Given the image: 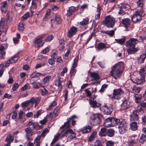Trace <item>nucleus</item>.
I'll use <instances>...</instances> for the list:
<instances>
[{"label":"nucleus","instance_id":"1","mask_svg":"<svg viewBox=\"0 0 146 146\" xmlns=\"http://www.w3.org/2000/svg\"><path fill=\"white\" fill-rule=\"evenodd\" d=\"M124 67L123 63L122 62H119L115 64L110 72L111 75L115 79H116V76L119 77L121 74Z\"/></svg>","mask_w":146,"mask_h":146},{"label":"nucleus","instance_id":"2","mask_svg":"<svg viewBox=\"0 0 146 146\" xmlns=\"http://www.w3.org/2000/svg\"><path fill=\"white\" fill-rule=\"evenodd\" d=\"M115 19L111 15L106 17L102 21L103 24L108 27L113 28L115 25Z\"/></svg>","mask_w":146,"mask_h":146},{"label":"nucleus","instance_id":"3","mask_svg":"<svg viewBox=\"0 0 146 146\" xmlns=\"http://www.w3.org/2000/svg\"><path fill=\"white\" fill-rule=\"evenodd\" d=\"M100 115L99 114H94L90 117V123L92 125H99L100 122Z\"/></svg>","mask_w":146,"mask_h":146},{"label":"nucleus","instance_id":"4","mask_svg":"<svg viewBox=\"0 0 146 146\" xmlns=\"http://www.w3.org/2000/svg\"><path fill=\"white\" fill-rule=\"evenodd\" d=\"M123 93V92L121 88L115 89L113 90V96L111 98L112 99H116L119 100L121 98Z\"/></svg>","mask_w":146,"mask_h":146},{"label":"nucleus","instance_id":"5","mask_svg":"<svg viewBox=\"0 0 146 146\" xmlns=\"http://www.w3.org/2000/svg\"><path fill=\"white\" fill-rule=\"evenodd\" d=\"M143 11H137L135 12V14L132 17V21L134 23L139 21L141 19V15H142Z\"/></svg>","mask_w":146,"mask_h":146},{"label":"nucleus","instance_id":"6","mask_svg":"<svg viewBox=\"0 0 146 146\" xmlns=\"http://www.w3.org/2000/svg\"><path fill=\"white\" fill-rule=\"evenodd\" d=\"M141 111L139 110H134L130 115V120L131 121H137L139 119V115Z\"/></svg>","mask_w":146,"mask_h":146},{"label":"nucleus","instance_id":"7","mask_svg":"<svg viewBox=\"0 0 146 146\" xmlns=\"http://www.w3.org/2000/svg\"><path fill=\"white\" fill-rule=\"evenodd\" d=\"M119 131L121 134H123L126 131L127 129V124L125 122H121L118 126Z\"/></svg>","mask_w":146,"mask_h":146},{"label":"nucleus","instance_id":"8","mask_svg":"<svg viewBox=\"0 0 146 146\" xmlns=\"http://www.w3.org/2000/svg\"><path fill=\"white\" fill-rule=\"evenodd\" d=\"M72 118H77V116L75 115H74L71 116L69 118L67 119V121L65 122L64 124L61 127V129H63L64 128H70V119H72Z\"/></svg>","mask_w":146,"mask_h":146},{"label":"nucleus","instance_id":"9","mask_svg":"<svg viewBox=\"0 0 146 146\" xmlns=\"http://www.w3.org/2000/svg\"><path fill=\"white\" fill-rule=\"evenodd\" d=\"M42 38V36H40L35 38V40L34 42L35 44L36 45L37 47H41L44 44V42H42V40H40Z\"/></svg>","mask_w":146,"mask_h":146},{"label":"nucleus","instance_id":"10","mask_svg":"<svg viewBox=\"0 0 146 146\" xmlns=\"http://www.w3.org/2000/svg\"><path fill=\"white\" fill-rule=\"evenodd\" d=\"M103 108V111L106 114H110L113 111V109L111 107L106 105H104Z\"/></svg>","mask_w":146,"mask_h":146},{"label":"nucleus","instance_id":"11","mask_svg":"<svg viewBox=\"0 0 146 146\" xmlns=\"http://www.w3.org/2000/svg\"><path fill=\"white\" fill-rule=\"evenodd\" d=\"M77 32V28L74 26H72L68 32V36L70 38L72 37L73 35L76 34Z\"/></svg>","mask_w":146,"mask_h":146},{"label":"nucleus","instance_id":"12","mask_svg":"<svg viewBox=\"0 0 146 146\" xmlns=\"http://www.w3.org/2000/svg\"><path fill=\"white\" fill-rule=\"evenodd\" d=\"M138 40L137 39L134 38H131L127 42L126 46H127L135 47V44L137 43Z\"/></svg>","mask_w":146,"mask_h":146},{"label":"nucleus","instance_id":"13","mask_svg":"<svg viewBox=\"0 0 146 146\" xmlns=\"http://www.w3.org/2000/svg\"><path fill=\"white\" fill-rule=\"evenodd\" d=\"M130 102L128 100H124L122 104L121 109L122 110H126L129 108L131 106Z\"/></svg>","mask_w":146,"mask_h":146},{"label":"nucleus","instance_id":"14","mask_svg":"<svg viewBox=\"0 0 146 146\" xmlns=\"http://www.w3.org/2000/svg\"><path fill=\"white\" fill-rule=\"evenodd\" d=\"M6 54L5 48V46L3 45L0 46V58L4 59Z\"/></svg>","mask_w":146,"mask_h":146},{"label":"nucleus","instance_id":"15","mask_svg":"<svg viewBox=\"0 0 146 146\" xmlns=\"http://www.w3.org/2000/svg\"><path fill=\"white\" fill-rule=\"evenodd\" d=\"M41 98L40 97H36L34 98L33 97L30 99V102L31 103L32 105H33L35 103V107H36L38 105V104L40 102Z\"/></svg>","mask_w":146,"mask_h":146},{"label":"nucleus","instance_id":"16","mask_svg":"<svg viewBox=\"0 0 146 146\" xmlns=\"http://www.w3.org/2000/svg\"><path fill=\"white\" fill-rule=\"evenodd\" d=\"M94 98H91L89 101V104L90 106L93 108H96L100 106V104L99 103H98L96 101L94 100Z\"/></svg>","mask_w":146,"mask_h":146},{"label":"nucleus","instance_id":"17","mask_svg":"<svg viewBox=\"0 0 146 146\" xmlns=\"http://www.w3.org/2000/svg\"><path fill=\"white\" fill-rule=\"evenodd\" d=\"M92 127L90 126H86L80 130V132L82 133H86L90 132L91 130Z\"/></svg>","mask_w":146,"mask_h":146},{"label":"nucleus","instance_id":"18","mask_svg":"<svg viewBox=\"0 0 146 146\" xmlns=\"http://www.w3.org/2000/svg\"><path fill=\"white\" fill-rule=\"evenodd\" d=\"M76 8L74 6H71L69 8L66 15L67 17H70L75 11Z\"/></svg>","mask_w":146,"mask_h":146},{"label":"nucleus","instance_id":"19","mask_svg":"<svg viewBox=\"0 0 146 146\" xmlns=\"http://www.w3.org/2000/svg\"><path fill=\"white\" fill-rule=\"evenodd\" d=\"M103 125L106 127H112L111 118L109 117L106 119L104 122Z\"/></svg>","mask_w":146,"mask_h":146},{"label":"nucleus","instance_id":"20","mask_svg":"<svg viewBox=\"0 0 146 146\" xmlns=\"http://www.w3.org/2000/svg\"><path fill=\"white\" fill-rule=\"evenodd\" d=\"M129 48L127 50V52L129 54H132L135 53L139 50V48H135V47L128 46Z\"/></svg>","mask_w":146,"mask_h":146},{"label":"nucleus","instance_id":"21","mask_svg":"<svg viewBox=\"0 0 146 146\" xmlns=\"http://www.w3.org/2000/svg\"><path fill=\"white\" fill-rule=\"evenodd\" d=\"M130 20L128 18L123 19L122 21V23L125 26L126 28L130 27Z\"/></svg>","mask_w":146,"mask_h":146},{"label":"nucleus","instance_id":"22","mask_svg":"<svg viewBox=\"0 0 146 146\" xmlns=\"http://www.w3.org/2000/svg\"><path fill=\"white\" fill-rule=\"evenodd\" d=\"M90 77L91 78L92 80L96 81L100 78L99 74L94 72L90 73Z\"/></svg>","mask_w":146,"mask_h":146},{"label":"nucleus","instance_id":"23","mask_svg":"<svg viewBox=\"0 0 146 146\" xmlns=\"http://www.w3.org/2000/svg\"><path fill=\"white\" fill-rule=\"evenodd\" d=\"M115 29L111 30L110 31H104L102 30L101 31V33H105L106 34L111 37H112L115 34Z\"/></svg>","mask_w":146,"mask_h":146},{"label":"nucleus","instance_id":"24","mask_svg":"<svg viewBox=\"0 0 146 146\" xmlns=\"http://www.w3.org/2000/svg\"><path fill=\"white\" fill-rule=\"evenodd\" d=\"M70 128H65L60 133L61 136L62 137L68 136Z\"/></svg>","mask_w":146,"mask_h":146},{"label":"nucleus","instance_id":"25","mask_svg":"<svg viewBox=\"0 0 146 146\" xmlns=\"http://www.w3.org/2000/svg\"><path fill=\"white\" fill-rule=\"evenodd\" d=\"M111 118L112 127L117 125L120 122V120L119 119L112 117Z\"/></svg>","mask_w":146,"mask_h":146},{"label":"nucleus","instance_id":"26","mask_svg":"<svg viewBox=\"0 0 146 146\" xmlns=\"http://www.w3.org/2000/svg\"><path fill=\"white\" fill-rule=\"evenodd\" d=\"M139 74L142 78H145L146 75V66L141 69L140 70Z\"/></svg>","mask_w":146,"mask_h":146},{"label":"nucleus","instance_id":"27","mask_svg":"<svg viewBox=\"0 0 146 146\" xmlns=\"http://www.w3.org/2000/svg\"><path fill=\"white\" fill-rule=\"evenodd\" d=\"M130 128L133 131H136L138 128L137 123L135 121L131 123L130 124Z\"/></svg>","mask_w":146,"mask_h":146},{"label":"nucleus","instance_id":"28","mask_svg":"<svg viewBox=\"0 0 146 146\" xmlns=\"http://www.w3.org/2000/svg\"><path fill=\"white\" fill-rule=\"evenodd\" d=\"M62 78L58 77V79L56 80L55 82V84L56 86H57L60 88H62V86L61 85V83L63 82L62 80H61Z\"/></svg>","mask_w":146,"mask_h":146},{"label":"nucleus","instance_id":"29","mask_svg":"<svg viewBox=\"0 0 146 146\" xmlns=\"http://www.w3.org/2000/svg\"><path fill=\"white\" fill-rule=\"evenodd\" d=\"M60 112V107L59 106H57L54 109L53 113L54 114L55 117L57 116Z\"/></svg>","mask_w":146,"mask_h":146},{"label":"nucleus","instance_id":"30","mask_svg":"<svg viewBox=\"0 0 146 146\" xmlns=\"http://www.w3.org/2000/svg\"><path fill=\"white\" fill-rule=\"evenodd\" d=\"M18 29L20 32L22 33L24 29V25L23 23H19L18 25Z\"/></svg>","mask_w":146,"mask_h":146},{"label":"nucleus","instance_id":"31","mask_svg":"<svg viewBox=\"0 0 146 146\" xmlns=\"http://www.w3.org/2000/svg\"><path fill=\"white\" fill-rule=\"evenodd\" d=\"M79 56L77 55L75 57L73 63L72 64V67L74 68H76L77 66L78 62V61Z\"/></svg>","mask_w":146,"mask_h":146},{"label":"nucleus","instance_id":"32","mask_svg":"<svg viewBox=\"0 0 146 146\" xmlns=\"http://www.w3.org/2000/svg\"><path fill=\"white\" fill-rule=\"evenodd\" d=\"M146 58V55L145 54H143L141 55L138 58V63L140 64L143 63Z\"/></svg>","mask_w":146,"mask_h":146},{"label":"nucleus","instance_id":"33","mask_svg":"<svg viewBox=\"0 0 146 146\" xmlns=\"http://www.w3.org/2000/svg\"><path fill=\"white\" fill-rule=\"evenodd\" d=\"M89 19L88 17L84 19L83 21L80 22V24L82 26L86 25L88 24Z\"/></svg>","mask_w":146,"mask_h":146},{"label":"nucleus","instance_id":"34","mask_svg":"<svg viewBox=\"0 0 146 146\" xmlns=\"http://www.w3.org/2000/svg\"><path fill=\"white\" fill-rule=\"evenodd\" d=\"M14 139V136H12L11 135H7L5 139V141L12 143L13 142Z\"/></svg>","mask_w":146,"mask_h":146},{"label":"nucleus","instance_id":"35","mask_svg":"<svg viewBox=\"0 0 146 146\" xmlns=\"http://www.w3.org/2000/svg\"><path fill=\"white\" fill-rule=\"evenodd\" d=\"M19 56L18 54L15 55L11 58L9 60L11 64L14 63L18 60Z\"/></svg>","mask_w":146,"mask_h":146},{"label":"nucleus","instance_id":"36","mask_svg":"<svg viewBox=\"0 0 146 146\" xmlns=\"http://www.w3.org/2000/svg\"><path fill=\"white\" fill-rule=\"evenodd\" d=\"M57 104V103L56 102L54 101L51 102L48 108H46V110L47 111L50 110L52 109Z\"/></svg>","mask_w":146,"mask_h":146},{"label":"nucleus","instance_id":"37","mask_svg":"<svg viewBox=\"0 0 146 146\" xmlns=\"http://www.w3.org/2000/svg\"><path fill=\"white\" fill-rule=\"evenodd\" d=\"M76 70L75 69V68H71L70 71V78L71 79L74 78V76L75 75Z\"/></svg>","mask_w":146,"mask_h":146},{"label":"nucleus","instance_id":"38","mask_svg":"<svg viewBox=\"0 0 146 146\" xmlns=\"http://www.w3.org/2000/svg\"><path fill=\"white\" fill-rule=\"evenodd\" d=\"M68 137L71 139H74L76 137L75 133L71 129L70 130V132Z\"/></svg>","mask_w":146,"mask_h":146},{"label":"nucleus","instance_id":"39","mask_svg":"<svg viewBox=\"0 0 146 146\" xmlns=\"http://www.w3.org/2000/svg\"><path fill=\"white\" fill-rule=\"evenodd\" d=\"M134 97L135 98V102L137 103H139L140 102L141 96L137 94L135 95Z\"/></svg>","mask_w":146,"mask_h":146},{"label":"nucleus","instance_id":"40","mask_svg":"<svg viewBox=\"0 0 146 146\" xmlns=\"http://www.w3.org/2000/svg\"><path fill=\"white\" fill-rule=\"evenodd\" d=\"M146 140V135L144 134H143L140 137L139 142L140 143H143Z\"/></svg>","mask_w":146,"mask_h":146},{"label":"nucleus","instance_id":"41","mask_svg":"<svg viewBox=\"0 0 146 146\" xmlns=\"http://www.w3.org/2000/svg\"><path fill=\"white\" fill-rule=\"evenodd\" d=\"M108 133L107 135L109 137H113L114 134V131L112 129H110L107 130Z\"/></svg>","mask_w":146,"mask_h":146},{"label":"nucleus","instance_id":"42","mask_svg":"<svg viewBox=\"0 0 146 146\" xmlns=\"http://www.w3.org/2000/svg\"><path fill=\"white\" fill-rule=\"evenodd\" d=\"M125 40V37H123L122 39H115V40L117 43L122 45L124 43Z\"/></svg>","mask_w":146,"mask_h":146},{"label":"nucleus","instance_id":"43","mask_svg":"<svg viewBox=\"0 0 146 146\" xmlns=\"http://www.w3.org/2000/svg\"><path fill=\"white\" fill-rule=\"evenodd\" d=\"M107 133V130L105 128L101 129V136H106Z\"/></svg>","mask_w":146,"mask_h":146},{"label":"nucleus","instance_id":"44","mask_svg":"<svg viewBox=\"0 0 146 146\" xmlns=\"http://www.w3.org/2000/svg\"><path fill=\"white\" fill-rule=\"evenodd\" d=\"M17 38H13L14 42L15 44H17L18 42L19 41V39L21 37V35L19 33L17 34Z\"/></svg>","mask_w":146,"mask_h":146},{"label":"nucleus","instance_id":"45","mask_svg":"<svg viewBox=\"0 0 146 146\" xmlns=\"http://www.w3.org/2000/svg\"><path fill=\"white\" fill-rule=\"evenodd\" d=\"M99 5V4L98 5V8L97 9V11L98 12V13L95 16L96 20L99 19L100 18V8Z\"/></svg>","mask_w":146,"mask_h":146},{"label":"nucleus","instance_id":"46","mask_svg":"<svg viewBox=\"0 0 146 146\" xmlns=\"http://www.w3.org/2000/svg\"><path fill=\"white\" fill-rule=\"evenodd\" d=\"M30 100L26 101L25 102H23L21 104V106L23 108L26 107H27L30 103H31Z\"/></svg>","mask_w":146,"mask_h":146},{"label":"nucleus","instance_id":"47","mask_svg":"<svg viewBox=\"0 0 146 146\" xmlns=\"http://www.w3.org/2000/svg\"><path fill=\"white\" fill-rule=\"evenodd\" d=\"M132 90L133 92L138 93L140 92L141 90L140 88L134 86L132 88Z\"/></svg>","mask_w":146,"mask_h":146},{"label":"nucleus","instance_id":"48","mask_svg":"<svg viewBox=\"0 0 146 146\" xmlns=\"http://www.w3.org/2000/svg\"><path fill=\"white\" fill-rule=\"evenodd\" d=\"M96 132H93L89 138L88 141H91L93 140L94 138V137L96 135Z\"/></svg>","mask_w":146,"mask_h":146},{"label":"nucleus","instance_id":"49","mask_svg":"<svg viewBox=\"0 0 146 146\" xmlns=\"http://www.w3.org/2000/svg\"><path fill=\"white\" fill-rule=\"evenodd\" d=\"M55 19L56 21V24H59L62 23L61 19L60 16H56Z\"/></svg>","mask_w":146,"mask_h":146},{"label":"nucleus","instance_id":"50","mask_svg":"<svg viewBox=\"0 0 146 146\" xmlns=\"http://www.w3.org/2000/svg\"><path fill=\"white\" fill-rule=\"evenodd\" d=\"M144 3V0H139L137 2V5L139 7H142Z\"/></svg>","mask_w":146,"mask_h":146},{"label":"nucleus","instance_id":"51","mask_svg":"<svg viewBox=\"0 0 146 146\" xmlns=\"http://www.w3.org/2000/svg\"><path fill=\"white\" fill-rule=\"evenodd\" d=\"M36 1V0H33L32 1L31 7L33 9H35L37 7V5Z\"/></svg>","mask_w":146,"mask_h":146},{"label":"nucleus","instance_id":"52","mask_svg":"<svg viewBox=\"0 0 146 146\" xmlns=\"http://www.w3.org/2000/svg\"><path fill=\"white\" fill-rule=\"evenodd\" d=\"M94 34H95V32L94 31H93V32H92V33L91 34L89 37L87 41L84 44H85V45H86L88 44V43L92 39V37L94 35Z\"/></svg>","mask_w":146,"mask_h":146},{"label":"nucleus","instance_id":"53","mask_svg":"<svg viewBox=\"0 0 146 146\" xmlns=\"http://www.w3.org/2000/svg\"><path fill=\"white\" fill-rule=\"evenodd\" d=\"M145 78H143L140 79H137L136 80V84H141L145 82Z\"/></svg>","mask_w":146,"mask_h":146},{"label":"nucleus","instance_id":"54","mask_svg":"<svg viewBox=\"0 0 146 146\" xmlns=\"http://www.w3.org/2000/svg\"><path fill=\"white\" fill-rule=\"evenodd\" d=\"M51 78V76H48L44 77L43 79V81L44 83H47L50 80Z\"/></svg>","mask_w":146,"mask_h":146},{"label":"nucleus","instance_id":"55","mask_svg":"<svg viewBox=\"0 0 146 146\" xmlns=\"http://www.w3.org/2000/svg\"><path fill=\"white\" fill-rule=\"evenodd\" d=\"M59 136L55 135V136L54 139H53L52 141L51 142L50 144L51 145H53L58 140Z\"/></svg>","mask_w":146,"mask_h":146},{"label":"nucleus","instance_id":"56","mask_svg":"<svg viewBox=\"0 0 146 146\" xmlns=\"http://www.w3.org/2000/svg\"><path fill=\"white\" fill-rule=\"evenodd\" d=\"M129 7H130L128 5L125 4H123L122 5L121 8L125 11L129 9Z\"/></svg>","mask_w":146,"mask_h":146},{"label":"nucleus","instance_id":"57","mask_svg":"<svg viewBox=\"0 0 146 146\" xmlns=\"http://www.w3.org/2000/svg\"><path fill=\"white\" fill-rule=\"evenodd\" d=\"M106 146H113L114 142L112 141H108L106 142Z\"/></svg>","mask_w":146,"mask_h":146},{"label":"nucleus","instance_id":"58","mask_svg":"<svg viewBox=\"0 0 146 146\" xmlns=\"http://www.w3.org/2000/svg\"><path fill=\"white\" fill-rule=\"evenodd\" d=\"M40 137H37L35 140V141L36 143V146H40V143L39 142Z\"/></svg>","mask_w":146,"mask_h":146},{"label":"nucleus","instance_id":"59","mask_svg":"<svg viewBox=\"0 0 146 146\" xmlns=\"http://www.w3.org/2000/svg\"><path fill=\"white\" fill-rule=\"evenodd\" d=\"M53 38V36L52 35H50L48 36L45 39V41H50Z\"/></svg>","mask_w":146,"mask_h":146},{"label":"nucleus","instance_id":"60","mask_svg":"<svg viewBox=\"0 0 146 146\" xmlns=\"http://www.w3.org/2000/svg\"><path fill=\"white\" fill-rule=\"evenodd\" d=\"M42 110H40L37 111L36 114L34 115V117L35 118H37L42 113Z\"/></svg>","mask_w":146,"mask_h":146},{"label":"nucleus","instance_id":"61","mask_svg":"<svg viewBox=\"0 0 146 146\" xmlns=\"http://www.w3.org/2000/svg\"><path fill=\"white\" fill-rule=\"evenodd\" d=\"M29 17V14L28 12L27 13H26L24 14L23 17H21V19L25 20L27 19Z\"/></svg>","mask_w":146,"mask_h":146},{"label":"nucleus","instance_id":"62","mask_svg":"<svg viewBox=\"0 0 146 146\" xmlns=\"http://www.w3.org/2000/svg\"><path fill=\"white\" fill-rule=\"evenodd\" d=\"M85 91L86 94L87 96L90 98L91 97V93L90 91L88 89H86L85 90Z\"/></svg>","mask_w":146,"mask_h":146},{"label":"nucleus","instance_id":"63","mask_svg":"<svg viewBox=\"0 0 146 146\" xmlns=\"http://www.w3.org/2000/svg\"><path fill=\"white\" fill-rule=\"evenodd\" d=\"M39 76L38 75V72H34L33 73L31 76V78H33L36 77H37Z\"/></svg>","mask_w":146,"mask_h":146},{"label":"nucleus","instance_id":"64","mask_svg":"<svg viewBox=\"0 0 146 146\" xmlns=\"http://www.w3.org/2000/svg\"><path fill=\"white\" fill-rule=\"evenodd\" d=\"M32 129L30 127H27L25 129V131L27 134L31 133L32 132Z\"/></svg>","mask_w":146,"mask_h":146}]
</instances>
